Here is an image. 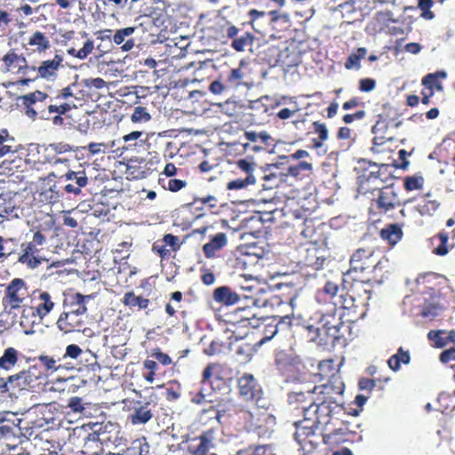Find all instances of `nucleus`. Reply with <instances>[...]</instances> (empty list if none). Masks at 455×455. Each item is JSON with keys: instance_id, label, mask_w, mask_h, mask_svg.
Returning <instances> with one entry per match:
<instances>
[{"instance_id": "50", "label": "nucleus", "mask_w": 455, "mask_h": 455, "mask_svg": "<svg viewBox=\"0 0 455 455\" xmlns=\"http://www.w3.org/2000/svg\"><path fill=\"white\" fill-rule=\"evenodd\" d=\"M144 136V132L140 131H133L128 134H125L122 137V140L124 145L117 149H122L124 151L133 150L138 147L142 146V144L146 141L141 139Z\"/></svg>"}, {"instance_id": "59", "label": "nucleus", "mask_w": 455, "mask_h": 455, "mask_svg": "<svg viewBox=\"0 0 455 455\" xmlns=\"http://www.w3.org/2000/svg\"><path fill=\"white\" fill-rule=\"evenodd\" d=\"M425 179L421 174L408 175L403 178V188L410 192L423 188Z\"/></svg>"}, {"instance_id": "54", "label": "nucleus", "mask_w": 455, "mask_h": 455, "mask_svg": "<svg viewBox=\"0 0 455 455\" xmlns=\"http://www.w3.org/2000/svg\"><path fill=\"white\" fill-rule=\"evenodd\" d=\"M28 44L36 47V52L43 53L50 47V41L44 32L36 30L28 37Z\"/></svg>"}, {"instance_id": "28", "label": "nucleus", "mask_w": 455, "mask_h": 455, "mask_svg": "<svg viewBox=\"0 0 455 455\" xmlns=\"http://www.w3.org/2000/svg\"><path fill=\"white\" fill-rule=\"evenodd\" d=\"M215 364H208L202 371L201 387L197 391H191L189 393L190 403L196 405H201L207 401L209 396L208 389L205 388V385H210L211 378L212 376L213 369Z\"/></svg>"}, {"instance_id": "33", "label": "nucleus", "mask_w": 455, "mask_h": 455, "mask_svg": "<svg viewBox=\"0 0 455 455\" xmlns=\"http://www.w3.org/2000/svg\"><path fill=\"white\" fill-rule=\"evenodd\" d=\"M137 28V26H130L117 29L113 36V42L116 45H121L122 44L121 49L123 52L132 51L135 45V41L130 36H132Z\"/></svg>"}, {"instance_id": "61", "label": "nucleus", "mask_w": 455, "mask_h": 455, "mask_svg": "<svg viewBox=\"0 0 455 455\" xmlns=\"http://www.w3.org/2000/svg\"><path fill=\"white\" fill-rule=\"evenodd\" d=\"M427 338L435 347H443L450 343L445 330H431L427 333Z\"/></svg>"}, {"instance_id": "55", "label": "nucleus", "mask_w": 455, "mask_h": 455, "mask_svg": "<svg viewBox=\"0 0 455 455\" xmlns=\"http://www.w3.org/2000/svg\"><path fill=\"white\" fill-rule=\"evenodd\" d=\"M410 353L408 350H404L403 347L397 349V352L390 356L387 360V365L389 369L393 371H399L402 363H410Z\"/></svg>"}, {"instance_id": "40", "label": "nucleus", "mask_w": 455, "mask_h": 455, "mask_svg": "<svg viewBox=\"0 0 455 455\" xmlns=\"http://www.w3.org/2000/svg\"><path fill=\"white\" fill-rule=\"evenodd\" d=\"M241 406L242 405L240 404H235L231 400L220 402L216 405L217 419H220V418H228L237 423L238 412L241 410Z\"/></svg>"}, {"instance_id": "37", "label": "nucleus", "mask_w": 455, "mask_h": 455, "mask_svg": "<svg viewBox=\"0 0 455 455\" xmlns=\"http://www.w3.org/2000/svg\"><path fill=\"white\" fill-rule=\"evenodd\" d=\"M441 203L435 199L430 193L422 196L416 206V210L422 217H433L438 211Z\"/></svg>"}, {"instance_id": "52", "label": "nucleus", "mask_w": 455, "mask_h": 455, "mask_svg": "<svg viewBox=\"0 0 455 455\" xmlns=\"http://www.w3.org/2000/svg\"><path fill=\"white\" fill-rule=\"evenodd\" d=\"M256 342L254 344L241 338V342L235 345V353L241 362H250L254 351L257 347Z\"/></svg>"}, {"instance_id": "39", "label": "nucleus", "mask_w": 455, "mask_h": 455, "mask_svg": "<svg viewBox=\"0 0 455 455\" xmlns=\"http://www.w3.org/2000/svg\"><path fill=\"white\" fill-rule=\"evenodd\" d=\"M260 322L256 325L258 331L262 334V337L256 341V345L261 346L267 340H270L276 333V325L272 322L271 315L263 316L259 319Z\"/></svg>"}, {"instance_id": "62", "label": "nucleus", "mask_w": 455, "mask_h": 455, "mask_svg": "<svg viewBox=\"0 0 455 455\" xmlns=\"http://www.w3.org/2000/svg\"><path fill=\"white\" fill-rule=\"evenodd\" d=\"M20 419L14 416V418H9L4 424L0 426V438H9L15 436V428L19 427Z\"/></svg>"}, {"instance_id": "17", "label": "nucleus", "mask_w": 455, "mask_h": 455, "mask_svg": "<svg viewBox=\"0 0 455 455\" xmlns=\"http://www.w3.org/2000/svg\"><path fill=\"white\" fill-rule=\"evenodd\" d=\"M268 137L266 132L258 133L252 131H246L243 136L240 137L238 141L229 143L228 148L230 150L239 151L241 153L250 151L258 152L263 148L262 145L258 144V141L260 140L262 144H265Z\"/></svg>"}, {"instance_id": "22", "label": "nucleus", "mask_w": 455, "mask_h": 455, "mask_svg": "<svg viewBox=\"0 0 455 455\" xmlns=\"http://www.w3.org/2000/svg\"><path fill=\"white\" fill-rule=\"evenodd\" d=\"M85 319L86 315L63 310L57 319L56 325L64 333L73 331L84 332L86 330Z\"/></svg>"}, {"instance_id": "6", "label": "nucleus", "mask_w": 455, "mask_h": 455, "mask_svg": "<svg viewBox=\"0 0 455 455\" xmlns=\"http://www.w3.org/2000/svg\"><path fill=\"white\" fill-rule=\"evenodd\" d=\"M46 243L45 235L40 231H36L31 240L20 244V252L18 257V262L25 265L28 268L35 269L38 267L45 259L41 256L43 246Z\"/></svg>"}, {"instance_id": "35", "label": "nucleus", "mask_w": 455, "mask_h": 455, "mask_svg": "<svg viewBox=\"0 0 455 455\" xmlns=\"http://www.w3.org/2000/svg\"><path fill=\"white\" fill-rule=\"evenodd\" d=\"M76 148H75L74 146H71L70 144L63 141L50 143L46 147L45 150L49 153V155L52 154V156L48 157L47 160L48 162L52 163L54 164L67 162L68 159L59 157L57 156L69 152H75Z\"/></svg>"}, {"instance_id": "15", "label": "nucleus", "mask_w": 455, "mask_h": 455, "mask_svg": "<svg viewBox=\"0 0 455 455\" xmlns=\"http://www.w3.org/2000/svg\"><path fill=\"white\" fill-rule=\"evenodd\" d=\"M153 405L150 402L133 400L127 406L124 401V409L129 411L128 421L133 426L145 425L154 417Z\"/></svg>"}, {"instance_id": "10", "label": "nucleus", "mask_w": 455, "mask_h": 455, "mask_svg": "<svg viewBox=\"0 0 455 455\" xmlns=\"http://www.w3.org/2000/svg\"><path fill=\"white\" fill-rule=\"evenodd\" d=\"M28 298V290L26 282L21 278H14L5 287L4 294V307L9 308V312L25 307V301Z\"/></svg>"}, {"instance_id": "18", "label": "nucleus", "mask_w": 455, "mask_h": 455, "mask_svg": "<svg viewBox=\"0 0 455 455\" xmlns=\"http://www.w3.org/2000/svg\"><path fill=\"white\" fill-rule=\"evenodd\" d=\"M33 361L42 368L44 376L62 371V369H74L71 363H63L60 348L54 349L52 354L41 353L37 357H34Z\"/></svg>"}, {"instance_id": "16", "label": "nucleus", "mask_w": 455, "mask_h": 455, "mask_svg": "<svg viewBox=\"0 0 455 455\" xmlns=\"http://www.w3.org/2000/svg\"><path fill=\"white\" fill-rule=\"evenodd\" d=\"M419 315L424 319L433 321L443 310L442 297L439 291L435 289L424 292L423 302L419 305Z\"/></svg>"}, {"instance_id": "29", "label": "nucleus", "mask_w": 455, "mask_h": 455, "mask_svg": "<svg viewBox=\"0 0 455 455\" xmlns=\"http://www.w3.org/2000/svg\"><path fill=\"white\" fill-rule=\"evenodd\" d=\"M38 302L35 307H24L21 312V317L26 314L31 313L32 315H37L40 318L47 315L53 308L55 303L48 291H39L37 296Z\"/></svg>"}, {"instance_id": "47", "label": "nucleus", "mask_w": 455, "mask_h": 455, "mask_svg": "<svg viewBox=\"0 0 455 455\" xmlns=\"http://www.w3.org/2000/svg\"><path fill=\"white\" fill-rule=\"evenodd\" d=\"M447 77L445 71H437L435 73L427 74L422 78V85L425 86L427 91L434 92L435 89L438 92L443 90L441 80Z\"/></svg>"}, {"instance_id": "31", "label": "nucleus", "mask_w": 455, "mask_h": 455, "mask_svg": "<svg viewBox=\"0 0 455 455\" xmlns=\"http://www.w3.org/2000/svg\"><path fill=\"white\" fill-rule=\"evenodd\" d=\"M299 363V359L285 350H280L275 354V364L276 369L283 374L293 372Z\"/></svg>"}, {"instance_id": "3", "label": "nucleus", "mask_w": 455, "mask_h": 455, "mask_svg": "<svg viewBox=\"0 0 455 455\" xmlns=\"http://www.w3.org/2000/svg\"><path fill=\"white\" fill-rule=\"evenodd\" d=\"M88 184V176L84 170L68 171L54 182L51 191L54 193V202H60L71 196H78L82 188Z\"/></svg>"}, {"instance_id": "43", "label": "nucleus", "mask_w": 455, "mask_h": 455, "mask_svg": "<svg viewBox=\"0 0 455 455\" xmlns=\"http://www.w3.org/2000/svg\"><path fill=\"white\" fill-rule=\"evenodd\" d=\"M379 236L388 245L394 246L402 240L403 233L400 225L389 224L379 231Z\"/></svg>"}, {"instance_id": "21", "label": "nucleus", "mask_w": 455, "mask_h": 455, "mask_svg": "<svg viewBox=\"0 0 455 455\" xmlns=\"http://www.w3.org/2000/svg\"><path fill=\"white\" fill-rule=\"evenodd\" d=\"M315 390L322 399L332 403H339L337 398L339 397L344 391L345 386L339 371L332 373L329 378V382L322 386H315Z\"/></svg>"}, {"instance_id": "63", "label": "nucleus", "mask_w": 455, "mask_h": 455, "mask_svg": "<svg viewBox=\"0 0 455 455\" xmlns=\"http://www.w3.org/2000/svg\"><path fill=\"white\" fill-rule=\"evenodd\" d=\"M272 322L275 325H276L277 332L279 331H288L291 330L292 326V315H271Z\"/></svg>"}, {"instance_id": "46", "label": "nucleus", "mask_w": 455, "mask_h": 455, "mask_svg": "<svg viewBox=\"0 0 455 455\" xmlns=\"http://www.w3.org/2000/svg\"><path fill=\"white\" fill-rule=\"evenodd\" d=\"M434 245L433 252L438 256H445L450 251L449 235L446 231H440L431 238Z\"/></svg>"}, {"instance_id": "48", "label": "nucleus", "mask_w": 455, "mask_h": 455, "mask_svg": "<svg viewBox=\"0 0 455 455\" xmlns=\"http://www.w3.org/2000/svg\"><path fill=\"white\" fill-rule=\"evenodd\" d=\"M19 362V350L14 347L4 349L0 356V369L2 371H12Z\"/></svg>"}, {"instance_id": "26", "label": "nucleus", "mask_w": 455, "mask_h": 455, "mask_svg": "<svg viewBox=\"0 0 455 455\" xmlns=\"http://www.w3.org/2000/svg\"><path fill=\"white\" fill-rule=\"evenodd\" d=\"M43 377H44V375L42 368L37 364H31L27 370H22L16 374L18 389H32L37 385V381Z\"/></svg>"}, {"instance_id": "12", "label": "nucleus", "mask_w": 455, "mask_h": 455, "mask_svg": "<svg viewBox=\"0 0 455 455\" xmlns=\"http://www.w3.org/2000/svg\"><path fill=\"white\" fill-rule=\"evenodd\" d=\"M377 196L371 199V206L379 214H386L401 205L397 192L393 184H386L379 188Z\"/></svg>"}, {"instance_id": "13", "label": "nucleus", "mask_w": 455, "mask_h": 455, "mask_svg": "<svg viewBox=\"0 0 455 455\" xmlns=\"http://www.w3.org/2000/svg\"><path fill=\"white\" fill-rule=\"evenodd\" d=\"M318 394L315 386L307 389H300L299 391L291 392L288 395V403L292 410L301 414L303 417H307V411L315 407L317 402Z\"/></svg>"}, {"instance_id": "64", "label": "nucleus", "mask_w": 455, "mask_h": 455, "mask_svg": "<svg viewBox=\"0 0 455 455\" xmlns=\"http://www.w3.org/2000/svg\"><path fill=\"white\" fill-rule=\"evenodd\" d=\"M236 455H275L267 445H254L239 450Z\"/></svg>"}, {"instance_id": "1", "label": "nucleus", "mask_w": 455, "mask_h": 455, "mask_svg": "<svg viewBox=\"0 0 455 455\" xmlns=\"http://www.w3.org/2000/svg\"><path fill=\"white\" fill-rule=\"evenodd\" d=\"M342 411L340 403H331L317 396L314 408L307 411L308 420L323 430V443H339L346 440L349 430L347 425L339 417Z\"/></svg>"}, {"instance_id": "58", "label": "nucleus", "mask_w": 455, "mask_h": 455, "mask_svg": "<svg viewBox=\"0 0 455 455\" xmlns=\"http://www.w3.org/2000/svg\"><path fill=\"white\" fill-rule=\"evenodd\" d=\"M243 77L244 73L242 70V68L239 67L237 68H232L230 69L227 75L225 81L228 84V86L229 89L231 88H237L240 85L243 84Z\"/></svg>"}, {"instance_id": "42", "label": "nucleus", "mask_w": 455, "mask_h": 455, "mask_svg": "<svg viewBox=\"0 0 455 455\" xmlns=\"http://www.w3.org/2000/svg\"><path fill=\"white\" fill-rule=\"evenodd\" d=\"M313 172V164L307 161H300L287 167L285 175L291 176L297 180L309 177Z\"/></svg>"}, {"instance_id": "49", "label": "nucleus", "mask_w": 455, "mask_h": 455, "mask_svg": "<svg viewBox=\"0 0 455 455\" xmlns=\"http://www.w3.org/2000/svg\"><path fill=\"white\" fill-rule=\"evenodd\" d=\"M131 9L140 14V17L151 18L156 15L154 0H131Z\"/></svg>"}, {"instance_id": "7", "label": "nucleus", "mask_w": 455, "mask_h": 455, "mask_svg": "<svg viewBox=\"0 0 455 455\" xmlns=\"http://www.w3.org/2000/svg\"><path fill=\"white\" fill-rule=\"evenodd\" d=\"M48 94L44 92L36 90L25 95L18 97V107L21 108L24 115L35 121L39 118L41 120L49 121L44 111L48 109L47 103Z\"/></svg>"}, {"instance_id": "9", "label": "nucleus", "mask_w": 455, "mask_h": 455, "mask_svg": "<svg viewBox=\"0 0 455 455\" xmlns=\"http://www.w3.org/2000/svg\"><path fill=\"white\" fill-rule=\"evenodd\" d=\"M381 264V259L372 248H359L349 260L348 275L351 273H372Z\"/></svg>"}, {"instance_id": "45", "label": "nucleus", "mask_w": 455, "mask_h": 455, "mask_svg": "<svg viewBox=\"0 0 455 455\" xmlns=\"http://www.w3.org/2000/svg\"><path fill=\"white\" fill-rule=\"evenodd\" d=\"M20 148H21V146L15 142L7 129L0 131V157L11 153H17Z\"/></svg>"}, {"instance_id": "32", "label": "nucleus", "mask_w": 455, "mask_h": 455, "mask_svg": "<svg viewBox=\"0 0 455 455\" xmlns=\"http://www.w3.org/2000/svg\"><path fill=\"white\" fill-rule=\"evenodd\" d=\"M296 431L294 434L295 440L300 445H305L307 442L312 443L308 439L315 435V432L318 427L308 420L307 417H303L302 420L295 422Z\"/></svg>"}, {"instance_id": "19", "label": "nucleus", "mask_w": 455, "mask_h": 455, "mask_svg": "<svg viewBox=\"0 0 455 455\" xmlns=\"http://www.w3.org/2000/svg\"><path fill=\"white\" fill-rule=\"evenodd\" d=\"M215 432L208 429L192 439L188 446L190 455H217Z\"/></svg>"}, {"instance_id": "60", "label": "nucleus", "mask_w": 455, "mask_h": 455, "mask_svg": "<svg viewBox=\"0 0 455 455\" xmlns=\"http://www.w3.org/2000/svg\"><path fill=\"white\" fill-rule=\"evenodd\" d=\"M93 41L87 39L83 47L76 51V48H68L67 52L69 56L75 57L79 60H85L93 51Z\"/></svg>"}, {"instance_id": "44", "label": "nucleus", "mask_w": 455, "mask_h": 455, "mask_svg": "<svg viewBox=\"0 0 455 455\" xmlns=\"http://www.w3.org/2000/svg\"><path fill=\"white\" fill-rule=\"evenodd\" d=\"M123 303L132 311L147 309L150 305V299L140 295H136L134 291H127L123 298Z\"/></svg>"}, {"instance_id": "11", "label": "nucleus", "mask_w": 455, "mask_h": 455, "mask_svg": "<svg viewBox=\"0 0 455 455\" xmlns=\"http://www.w3.org/2000/svg\"><path fill=\"white\" fill-rule=\"evenodd\" d=\"M223 36L230 40V47L236 52H245L251 49L255 40V36L251 31H245L242 36H238L240 28L230 20H226L220 27Z\"/></svg>"}, {"instance_id": "56", "label": "nucleus", "mask_w": 455, "mask_h": 455, "mask_svg": "<svg viewBox=\"0 0 455 455\" xmlns=\"http://www.w3.org/2000/svg\"><path fill=\"white\" fill-rule=\"evenodd\" d=\"M221 112L230 117L240 116L245 109L244 104L235 100H227L220 105Z\"/></svg>"}, {"instance_id": "57", "label": "nucleus", "mask_w": 455, "mask_h": 455, "mask_svg": "<svg viewBox=\"0 0 455 455\" xmlns=\"http://www.w3.org/2000/svg\"><path fill=\"white\" fill-rule=\"evenodd\" d=\"M367 54L366 48H358L355 52H352L346 60L344 67L347 70L355 69L359 70L361 68V60L365 58Z\"/></svg>"}, {"instance_id": "14", "label": "nucleus", "mask_w": 455, "mask_h": 455, "mask_svg": "<svg viewBox=\"0 0 455 455\" xmlns=\"http://www.w3.org/2000/svg\"><path fill=\"white\" fill-rule=\"evenodd\" d=\"M376 170L370 171L368 173L362 174L359 179V189L363 193L371 191L372 193L384 186L391 178L390 173L387 172L388 166L381 164L377 166Z\"/></svg>"}, {"instance_id": "53", "label": "nucleus", "mask_w": 455, "mask_h": 455, "mask_svg": "<svg viewBox=\"0 0 455 455\" xmlns=\"http://www.w3.org/2000/svg\"><path fill=\"white\" fill-rule=\"evenodd\" d=\"M360 306L355 304V299L352 296L348 295V290L345 293H341L338 296L337 299L332 302V307L329 311L337 315L338 309H351L358 308Z\"/></svg>"}, {"instance_id": "4", "label": "nucleus", "mask_w": 455, "mask_h": 455, "mask_svg": "<svg viewBox=\"0 0 455 455\" xmlns=\"http://www.w3.org/2000/svg\"><path fill=\"white\" fill-rule=\"evenodd\" d=\"M275 423V418L264 406L257 403L248 407L241 406L238 412L237 424L242 425L247 431L257 432L261 435L269 425Z\"/></svg>"}, {"instance_id": "5", "label": "nucleus", "mask_w": 455, "mask_h": 455, "mask_svg": "<svg viewBox=\"0 0 455 455\" xmlns=\"http://www.w3.org/2000/svg\"><path fill=\"white\" fill-rule=\"evenodd\" d=\"M257 170L258 164L252 157L235 160L232 163L231 170L234 178L227 182V189L238 190L255 184L257 180L255 172Z\"/></svg>"}, {"instance_id": "24", "label": "nucleus", "mask_w": 455, "mask_h": 455, "mask_svg": "<svg viewBox=\"0 0 455 455\" xmlns=\"http://www.w3.org/2000/svg\"><path fill=\"white\" fill-rule=\"evenodd\" d=\"M239 394L247 401L259 403L262 396V389L251 374L244 373L237 381Z\"/></svg>"}, {"instance_id": "2", "label": "nucleus", "mask_w": 455, "mask_h": 455, "mask_svg": "<svg viewBox=\"0 0 455 455\" xmlns=\"http://www.w3.org/2000/svg\"><path fill=\"white\" fill-rule=\"evenodd\" d=\"M84 97V93L79 90L76 83L69 84L53 94H48V109L44 111L43 115L46 116L53 125L61 126L64 124L63 116L76 108L77 103L83 100Z\"/></svg>"}, {"instance_id": "27", "label": "nucleus", "mask_w": 455, "mask_h": 455, "mask_svg": "<svg viewBox=\"0 0 455 455\" xmlns=\"http://www.w3.org/2000/svg\"><path fill=\"white\" fill-rule=\"evenodd\" d=\"M348 295L355 298V304L360 306V307L367 306L371 297V285L370 283V279L356 280L354 278L348 288Z\"/></svg>"}, {"instance_id": "30", "label": "nucleus", "mask_w": 455, "mask_h": 455, "mask_svg": "<svg viewBox=\"0 0 455 455\" xmlns=\"http://www.w3.org/2000/svg\"><path fill=\"white\" fill-rule=\"evenodd\" d=\"M92 298L91 295H82L79 292H71L65 294L63 299V308L66 311L86 315V301Z\"/></svg>"}, {"instance_id": "20", "label": "nucleus", "mask_w": 455, "mask_h": 455, "mask_svg": "<svg viewBox=\"0 0 455 455\" xmlns=\"http://www.w3.org/2000/svg\"><path fill=\"white\" fill-rule=\"evenodd\" d=\"M120 427L110 421L95 425L92 433L87 435V443L98 440L100 443L116 444L119 439Z\"/></svg>"}, {"instance_id": "41", "label": "nucleus", "mask_w": 455, "mask_h": 455, "mask_svg": "<svg viewBox=\"0 0 455 455\" xmlns=\"http://www.w3.org/2000/svg\"><path fill=\"white\" fill-rule=\"evenodd\" d=\"M213 299L225 306L236 304L240 300L239 295L233 291L228 286L216 288L212 293Z\"/></svg>"}, {"instance_id": "51", "label": "nucleus", "mask_w": 455, "mask_h": 455, "mask_svg": "<svg viewBox=\"0 0 455 455\" xmlns=\"http://www.w3.org/2000/svg\"><path fill=\"white\" fill-rule=\"evenodd\" d=\"M339 286L332 281H327L325 285L318 291L317 299L319 302H328L333 306V300L339 298Z\"/></svg>"}, {"instance_id": "8", "label": "nucleus", "mask_w": 455, "mask_h": 455, "mask_svg": "<svg viewBox=\"0 0 455 455\" xmlns=\"http://www.w3.org/2000/svg\"><path fill=\"white\" fill-rule=\"evenodd\" d=\"M326 256L318 243L309 241L300 244L297 249V263L301 267L320 270L323 267Z\"/></svg>"}, {"instance_id": "25", "label": "nucleus", "mask_w": 455, "mask_h": 455, "mask_svg": "<svg viewBox=\"0 0 455 455\" xmlns=\"http://www.w3.org/2000/svg\"><path fill=\"white\" fill-rule=\"evenodd\" d=\"M63 56L55 54L53 59L44 60L34 71L37 73V78L47 82H54L59 76V71L63 68Z\"/></svg>"}, {"instance_id": "23", "label": "nucleus", "mask_w": 455, "mask_h": 455, "mask_svg": "<svg viewBox=\"0 0 455 455\" xmlns=\"http://www.w3.org/2000/svg\"><path fill=\"white\" fill-rule=\"evenodd\" d=\"M321 323H325V330H327V336H329L327 342H331V347L340 344V340L344 339V332L341 331L344 323L340 320V316H337L336 314L327 310L321 317Z\"/></svg>"}, {"instance_id": "38", "label": "nucleus", "mask_w": 455, "mask_h": 455, "mask_svg": "<svg viewBox=\"0 0 455 455\" xmlns=\"http://www.w3.org/2000/svg\"><path fill=\"white\" fill-rule=\"evenodd\" d=\"M228 243V237L225 233H217L210 237L208 243L204 244L203 252L205 258L212 259L216 252L224 248Z\"/></svg>"}, {"instance_id": "34", "label": "nucleus", "mask_w": 455, "mask_h": 455, "mask_svg": "<svg viewBox=\"0 0 455 455\" xmlns=\"http://www.w3.org/2000/svg\"><path fill=\"white\" fill-rule=\"evenodd\" d=\"M90 428L87 427H82L74 429V435L73 438H78L82 439L84 441L83 445V452L87 455H97L99 452L101 451L102 443H100L98 440H95L94 442H88L87 443V435L90 434L89 432Z\"/></svg>"}, {"instance_id": "36", "label": "nucleus", "mask_w": 455, "mask_h": 455, "mask_svg": "<svg viewBox=\"0 0 455 455\" xmlns=\"http://www.w3.org/2000/svg\"><path fill=\"white\" fill-rule=\"evenodd\" d=\"M3 62L5 66V71H10V68L16 64L18 65V73L26 74L27 71L35 70V67H28L26 59L22 55L16 54L13 50L4 55Z\"/></svg>"}]
</instances>
